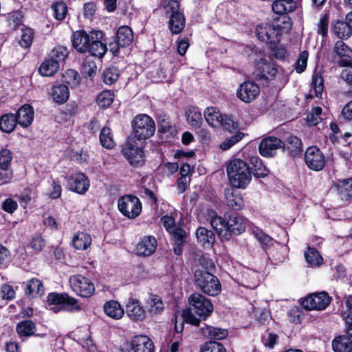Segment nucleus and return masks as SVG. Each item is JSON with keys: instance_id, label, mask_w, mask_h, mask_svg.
<instances>
[{"instance_id": "1", "label": "nucleus", "mask_w": 352, "mask_h": 352, "mask_svg": "<svg viewBox=\"0 0 352 352\" xmlns=\"http://www.w3.org/2000/svg\"><path fill=\"white\" fill-rule=\"evenodd\" d=\"M208 216L211 226L223 240H228L232 234L239 235L245 230L247 221L236 213L228 214L226 220L210 210Z\"/></svg>"}, {"instance_id": "2", "label": "nucleus", "mask_w": 352, "mask_h": 352, "mask_svg": "<svg viewBox=\"0 0 352 352\" xmlns=\"http://www.w3.org/2000/svg\"><path fill=\"white\" fill-rule=\"evenodd\" d=\"M227 174L232 186L245 188L252 179L248 165L242 160H231L227 166Z\"/></svg>"}, {"instance_id": "3", "label": "nucleus", "mask_w": 352, "mask_h": 352, "mask_svg": "<svg viewBox=\"0 0 352 352\" xmlns=\"http://www.w3.org/2000/svg\"><path fill=\"white\" fill-rule=\"evenodd\" d=\"M47 302L49 309L54 313L60 311L77 312L82 309L78 301L67 293L52 292L47 295Z\"/></svg>"}, {"instance_id": "4", "label": "nucleus", "mask_w": 352, "mask_h": 352, "mask_svg": "<svg viewBox=\"0 0 352 352\" xmlns=\"http://www.w3.org/2000/svg\"><path fill=\"white\" fill-rule=\"evenodd\" d=\"M194 278L196 286L204 294L216 296L221 291L219 279L212 274L203 270L195 272Z\"/></svg>"}, {"instance_id": "5", "label": "nucleus", "mask_w": 352, "mask_h": 352, "mask_svg": "<svg viewBox=\"0 0 352 352\" xmlns=\"http://www.w3.org/2000/svg\"><path fill=\"white\" fill-rule=\"evenodd\" d=\"M133 133L129 138L144 144L146 139L151 137L155 131V124L153 119L146 114L135 117L133 122Z\"/></svg>"}, {"instance_id": "6", "label": "nucleus", "mask_w": 352, "mask_h": 352, "mask_svg": "<svg viewBox=\"0 0 352 352\" xmlns=\"http://www.w3.org/2000/svg\"><path fill=\"white\" fill-rule=\"evenodd\" d=\"M143 147L144 143L135 140L134 138H128L121 153L131 166L140 167L144 163Z\"/></svg>"}, {"instance_id": "7", "label": "nucleus", "mask_w": 352, "mask_h": 352, "mask_svg": "<svg viewBox=\"0 0 352 352\" xmlns=\"http://www.w3.org/2000/svg\"><path fill=\"white\" fill-rule=\"evenodd\" d=\"M120 212L129 219H135L142 212V204L140 199L131 195L120 197L118 201Z\"/></svg>"}, {"instance_id": "8", "label": "nucleus", "mask_w": 352, "mask_h": 352, "mask_svg": "<svg viewBox=\"0 0 352 352\" xmlns=\"http://www.w3.org/2000/svg\"><path fill=\"white\" fill-rule=\"evenodd\" d=\"M72 289L83 298L91 296L95 292L94 283L88 278L80 275H73L69 280Z\"/></svg>"}, {"instance_id": "9", "label": "nucleus", "mask_w": 352, "mask_h": 352, "mask_svg": "<svg viewBox=\"0 0 352 352\" xmlns=\"http://www.w3.org/2000/svg\"><path fill=\"white\" fill-rule=\"evenodd\" d=\"M281 34L279 26L270 23H261L256 28L258 38L266 43L275 44L279 42Z\"/></svg>"}, {"instance_id": "10", "label": "nucleus", "mask_w": 352, "mask_h": 352, "mask_svg": "<svg viewBox=\"0 0 352 352\" xmlns=\"http://www.w3.org/2000/svg\"><path fill=\"white\" fill-rule=\"evenodd\" d=\"M190 309L201 318H206L213 311V305L211 302L200 294L195 293L188 298Z\"/></svg>"}, {"instance_id": "11", "label": "nucleus", "mask_w": 352, "mask_h": 352, "mask_svg": "<svg viewBox=\"0 0 352 352\" xmlns=\"http://www.w3.org/2000/svg\"><path fill=\"white\" fill-rule=\"evenodd\" d=\"M331 297L326 292L314 293L302 301L305 309L308 310H324L330 304Z\"/></svg>"}, {"instance_id": "12", "label": "nucleus", "mask_w": 352, "mask_h": 352, "mask_svg": "<svg viewBox=\"0 0 352 352\" xmlns=\"http://www.w3.org/2000/svg\"><path fill=\"white\" fill-rule=\"evenodd\" d=\"M305 162L307 167L314 171L322 170L326 164L324 154L316 146H310L306 149Z\"/></svg>"}, {"instance_id": "13", "label": "nucleus", "mask_w": 352, "mask_h": 352, "mask_svg": "<svg viewBox=\"0 0 352 352\" xmlns=\"http://www.w3.org/2000/svg\"><path fill=\"white\" fill-rule=\"evenodd\" d=\"M285 143L279 138L274 136L263 139L258 146L260 154L265 157H272L276 155L278 149H282Z\"/></svg>"}, {"instance_id": "14", "label": "nucleus", "mask_w": 352, "mask_h": 352, "mask_svg": "<svg viewBox=\"0 0 352 352\" xmlns=\"http://www.w3.org/2000/svg\"><path fill=\"white\" fill-rule=\"evenodd\" d=\"M133 40L132 30L128 26H121L117 31L116 43H111L110 50L116 54L118 52L120 47H124L129 45Z\"/></svg>"}, {"instance_id": "15", "label": "nucleus", "mask_w": 352, "mask_h": 352, "mask_svg": "<svg viewBox=\"0 0 352 352\" xmlns=\"http://www.w3.org/2000/svg\"><path fill=\"white\" fill-rule=\"evenodd\" d=\"M169 5L172 14L168 22V27L173 34H179L184 28L185 18L182 13L177 10L179 8V3L177 1L173 0Z\"/></svg>"}, {"instance_id": "16", "label": "nucleus", "mask_w": 352, "mask_h": 352, "mask_svg": "<svg viewBox=\"0 0 352 352\" xmlns=\"http://www.w3.org/2000/svg\"><path fill=\"white\" fill-rule=\"evenodd\" d=\"M260 94L258 86L252 81L243 82L237 89L238 98L245 102H250L256 98Z\"/></svg>"}, {"instance_id": "17", "label": "nucleus", "mask_w": 352, "mask_h": 352, "mask_svg": "<svg viewBox=\"0 0 352 352\" xmlns=\"http://www.w3.org/2000/svg\"><path fill=\"white\" fill-rule=\"evenodd\" d=\"M92 31L87 33L85 30L76 31L72 36V45L79 52L83 53L89 50V43L94 39Z\"/></svg>"}, {"instance_id": "18", "label": "nucleus", "mask_w": 352, "mask_h": 352, "mask_svg": "<svg viewBox=\"0 0 352 352\" xmlns=\"http://www.w3.org/2000/svg\"><path fill=\"white\" fill-rule=\"evenodd\" d=\"M69 184L70 189L78 194H85L90 186L88 177L81 173L72 175L69 179Z\"/></svg>"}, {"instance_id": "19", "label": "nucleus", "mask_w": 352, "mask_h": 352, "mask_svg": "<svg viewBox=\"0 0 352 352\" xmlns=\"http://www.w3.org/2000/svg\"><path fill=\"white\" fill-rule=\"evenodd\" d=\"M333 52L338 58L340 67H346L352 63V50L342 41L336 42Z\"/></svg>"}, {"instance_id": "20", "label": "nucleus", "mask_w": 352, "mask_h": 352, "mask_svg": "<svg viewBox=\"0 0 352 352\" xmlns=\"http://www.w3.org/2000/svg\"><path fill=\"white\" fill-rule=\"evenodd\" d=\"M91 36L94 39L91 40L87 52L93 56L101 58L107 50L106 45L102 42L103 33L101 31H92Z\"/></svg>"}, {"instance_id": "21", "label": "nucleus", "mask_w": 352, "mask_h": 352, "mask_svg": "<svg viewBox=\"0 0 352 352\" xmlns=\"http://www.w3.org/2000/svg\"><path fill=\"white\" fill-rule=\"evenodd\" d=\"M157 240L151 236H144L136 246V254L139 256H148L156 250Z\"/></svg>"}, {"instance_id": "22", "label": "nucleus", "mask_w": 352, "mask_h": 352, "mask_svg": "<svg viewBox=\"0 0 352 352\" xmlns=\"http://www.w3.org/2000/svg\"><path fill=\"white\" fill-rule=\"evenodd\" d=\"M131 344L134 352H154V344L146 336H135Z\"/></svg>"}, {"instance_id": "23", "label": "nucleus", "mask_w": 352, "mask_h": 352, "mask_svg": "<svg viewBox=\"0 0 352 352\" xmlns=\"http://www.w3.org/2000/svg\"><path fill=\"white\" fill-rule=\"evenodd\" d=\"M126 312L128 316L134 320H142L145 317V311L136 299H130L126 305Z\"/></svg>"}, {"instance_id": "24", "label": "nucleus", "mask_w": 352, "mask_h": 352, "mask_svg": "<svg viewBox=\"0 0 352 352\" xmlns=\"http://www.w3.org/2000/svg\"><path fill=\"white\" fill-rule=\"evenodd\" d=\"M227 205L235 210H241L243 206V200L241 193L233 188H228L224 192Z\"/></svg>"}, {"instance_id": "25", "label": "nucleus", "mask_w": 352, "mask_h": 352, "mask_svg": "<svg viewBox=\"0 0 352 352\" xmlns=\"http://www.w3.org/2000/svg\"><path fill=\"white\" fill-rule=\"evenodd\" d=\"M34 114L33 108L29 104H24L18 110L15 117L19 124L23 127H27L32 124Z\"/></svg>"}, {"instance_id": "26", "label": "nucleus", "mask_w": 352, "mask_h": 352, "mask_svg": "<svg viewBox=\"0 0 352 352\" xmlns=\"http://www.w3.org/2000/svg\"><path fill=\"white\" fill-rule=\"evenodd\" d=\"M103 309L109 317L119 320L124 316V311L120 303L116 300H109L105 302Z\"/></svg>"}, {"instance_id": "27", "label": "nucleus", "mask_w": 352, "mask_h": 352, "mask_svg": "<svg viewBox=\"0 0 352 352\" xmlns=\"http://www.w3.org/2000/svg\"><path fill=\"white\" fill-rule=\"evenodd\" d=\"M25 293L26 295L36 298L44 294V286L37 278H32L25 283Z\"/></svg>"}, {"instance_id": "28", "label": "nucleus", "mask_w": 352, "mask_h": 352, "mask_svg": "<svg viewBox=\"0 0 352 352\" xmlns=\"http://www.w3.org/2000/svg\"><path fill=\"white\" fill-rule=\"evenodd\" d=\"M331 30L340 39H347L352 34V30L348 21H337L334 22Z\"/></svg>"}, {"instance_id": "29", "label": "nucleus", "mask_w": 352, "mask_h": 352, "mask_svg": "<svg viewBox=\"0 0 352 352\" xmlns=\"http://www.w3.org/2000/svg\"><path fill=\"white\" fill-rule=\"evenodd\" d=\"M332 349L334 352H351L352 340L347 336H340L332 341Z\"/></svg>"}, {"instance_id": "30", "label": "nucleus", "mask_w": 352, "mask_h": 352, "mask_svg": "<svg viewBox=\"0 0 352 352\" xmlns=\"http://www.w3.org/2000/svg\"><path fill=\"white\" fill-rule=\"evenodd\" d=\"M172 236L173 241H174L173 251L177 255H180L182 253V245L185 241L186 232L181 228H173L169 232Z\"/></svg>"}, {"instance_id": "31", "label": "nucleus", "mask_w": 352, "mask_h": 352, "mask_svg": "<svg viewBox=\"0 0 352 352\" xmlns=\"http://www.w3.org/2000/svg\"><path fill=\"white\" fill-rule=\"evenodd\" d=\"M296 8V3L293 0H276L272 4L273 11L280 15L293 12Z\"/></svg>"}, {"instance_id": "32", "label": "nucleus", "mask_w": 352, "mask_h": 352, "mask_svg": "<svg viewBox=\"0 0 352 352\" xmlns=\"http://www.w3.org/2000/svg\"><path fill=\"white\" fill-rule=\"evenodd\" d=\"M283 150L287 151L292 157L299 155L302 152L301 140L296 136H289L287 138Z\"/></svg>"}, {"instance_id": "33", "label": "nucleus", "mask_w": 352, "mask_h": 352, "mask_svg": "<svg viewBox=\"0 0 352 352\" xmlns=\"http://www.w3.org/2000/svg\"><path fill=\"white\" fill-rule=\"evenodd\" d=\"M52 97L56 103H65L69 97L68 87L65 85H54L52 89Z\"/></svg>"}, {"instance_id": "34", "label": "nucleus", "mask_w": 352, "mask_h": 352, "mask_svg": "<svg viewBox=\"0 0 352 352\" xmlns=\"http://www.w3.org/2000/svg\"><path fill=\"white\" fill-rule=\"evenodd\" d=\"M72 243L76 250H85L90 246L91 243V237L86 232H78L74 236Z\"/></svg>"}, {"instance_id": "35", "label": "nucleus", "mask_w": 352, "mask_h": 352, "mask_svg": "<svg viewBox=\"0 0 352 352\" xmlns=\"http://www.w3.org/2000/svg\"><path fill=\"white\" fill-rule=\"evenodd\" d=\"M223 115L214 107H208L204 111V117L207 123L213 126L218 127L222 121Z\"/></svg>"}, {"instance_id": "36", "label": "nucleus", "mask_w": 352, "mask_h": 352, "mask_svg": "<svg viewBox=\"0 0 352 352\" xmlns=\"http://www.w3.org/2000/svg\"><path fill=\"white\" fill-rule=\"evenodd\" d=\"M201 331L204 337L214 340H222L228 334V331L225 329L210 326L201 328Z\"/></svg>"}, {"instance_id": "37", "label": "nucleus", "mask_w": 352, "mask_h": 352, "mask_svg": "<svg viewBox=\"0 0 352 352\" xmlns=\"http://www.w3.org/2000/svg\"><path fill=\"white\" fill-rule=\"evenodd\" d=\"M59 67L58 61L49 58L41 65L38 72L43 76H51L57 72Z\"/></svg>"}, {"instance_id": "38", "label": "nucleus", "mask_w": 352, "mask_h": 352, "mask_svg": "<svg viewBox=\"0 0 352 352\" xmlns=\"http://www.w3.org/2000/svg\"><path fill=\"white\" fill-rule=\"evenodd\" d=\"M186 120L190 125L195 128H199L202 122V115L198 108L189 107L186 112Z\"/></svg>"}, {"instance_id": "39", "label": "nucleus", "mask_w": 352, "mask_h": 352, "mask_svg": "<svg viewBox=\"0 0 352 352\" xmlns=\"http://www.w3.org/2000/svg\"><path fill=\"white\" fill-rule=\"evenodd\" d=\"M16 330L20 336L29 337L35 333L36 327L32 321L27 320L18 323Z\"/></svg>"}, {"instance_id": "40", "label": "nucleus", "mask_w": 352, "mask_h": 352, "mask_svg": "<svg viewBox=\"0 0 352 352\" xmlns=\"http://www.w3.org/2000/svg\"><path fill=\"white\" fill-rule=\"evenodd\" d=\"M305 260L310 267H318L322 265L323 258L320 253L312 248H309L305 252Z\"/></svg>"}, {"instance_id": "41", "label": "nucleus", "mask_w": 352, "mask_h": 352, "mask_svg": "<svg viewBox=\"0 0 352 352\" xmlns=\"http://www.w3.org/2000/svg\"><path fill=\"white\" fill-rule=\"evenodd\" d=\"M17 123L14 114H6L0 118V129L6 133L12 132Z\"/></svg>"}, {"instance_id": "42", "label": "nucleus", "mask_w": 352, "mask_h": 352, "mask_svg": "<svg viewBox=\"0 0 352 352\" xmlns=\"http://www.w3.org/2000/svg\"><path fill=\"white\" fill-rule=\"evenodd\" d=\"M148 312L151 314H160L164 309V304L162 298L155 294H151L148 301Z\"/></svg>"}, {"instance_id": "43", "label": "nucleus", "mask_w": 352, "mask_h": 352, "mask_svg": "<svg viewBox=\"0 0 352 352\" xmlns=\"http://www.w3.org/2000/svg\"><path fill=\"white\" fill-rule=\"evenodd\" d=\"M338 188L342 200L348 201L352 199V178L343 180Z\"/></svg>"}, {"instance_id": "44", "label": "nucleus", "mask_w": 352, "mask_h": 352, "mask_svg": "<svg viewBox=\"0 0 352 352\" xmlns=\"http://www.w3.org/2000/svg\"><path fill=\"white\" fill-rule=\"evenodd\" d=\"M100 142L101 145L107 149L114 148L116 143L113 140V134L111 129L108 127H104L100 133Z\"/></svg>"}, {"instance_id": "45", "label": "nucleus", "mask_w": 352, "mask_h": 352, "mask_svg": "<svg viewBox=\"0 0 352 352\" xmlns=\"http://www.w3.org/2000/svg\"><path fill=\"white\" fill-rule=\"evenodd\" d=\"M197 240L202 244H212L214 241V236L211 230L204 227H199L196 232Z\"/></svg>"}, {"instance_id": "46", "label": "nucleus", "mask_w": 352, "mask_h": 352, "mask_svg": "<svg viewBox=\"0 0 352 352\" xmlns=\"http://www.w3.org/2000/svg\"><path fill=\"white\" fill-rule=\"evenodd\" d=\"M54 18L58 21L63 20L67 14V6L63 1H56L52 5Z\"/></svg>"}, {"instance_id": "47", "label": "nucleus", "mask_w": 352, "mask_h": 352, "mask_svg": "<svg viewBox=\"0 0 352 352\" xmlns=\"http://www.w3.org/2000/svg\"><path fill=\"white\" fill-rule=\"evenodd\" d=\"M119 77V72L116 67H110L106 68L102 74L103 81L107 85L113 84Z\"/></svg>"}, {"instance_id": "48", "label": "nucleus", "mask_w": 352, "mask_h": 352, "mask_svg": "<svg viewBox=\"0 0 352 352\" xmlns=\"http://www.w3.org/2000/svg\"><path fill=\"white\" fill-rule=\"evenodd\" d=\"M114 94L111 91H104L97 97V104L102 108L109 107L113 101Z\"/></svg>"}, {"instance_id": "49", "label": "nucleus", "mask_w": 352, "mask_h": 352, "mask_svg": "<svg viewBox=\"0 0 352 352\" xmlns=\"http://www.w3.org/2000/svg\"><path fill=\"white\" fill-rule=\"evenodd\" d=\"M20 45L25 48L29 47L32 43L34 32L31 28H24L21 30Z\"/></svg>"}, {"instance_id": "50", "label": "nucleus", "mask_w": 352, "mask_h": 352, "mask_svg": "<svg viewBox=\"0 0 352 352\" xmlns=\"http://www.w3.org/2000/svg\"><path fill=\"white\" fill-rule=\"evenodd\" d=\"M322 108L314 107L307 116V122L309 126H316L321 122Z\"/></svg>"}, {"instance_id": "51", "label": "nucleus", "mask_w": 352, "mask_h": 352, "mask_svg": "<svg viewBox=\"0 0 352 352\" xmlns=\"http://www.w3.org/2000/svg\"><path fill=\"white\" fill-rule=\"evenodd\" d=\"M200 352H226V350L221 343L210 341L201 346Z\"/></svg>"}, {"instance_id": "52", "label": "nucleus", "mask_w": 352, "mask_h": 352, "mask_svg": "<svg viewBox=\"0 0 352 352\" xmlns=\"http://www.w3.org/2000/svg\"><path fill=\"white\" fill-rule=\"evenodd\" d=\"M323 78L322 77L321 74L316 73L313 76L312 78V86L313 89L315 91V95L316 97L319 98L322 96L324 85H323Z\"/></svg>"}, {"instance_id": "53", "label": "nucleus", "mask_w": 352, "mask_h": 352, "mask_svg": "<svg viewBox=\"0 0 352 352\" xmlns=\"http://www.w3.org/2000/svg\"><path fill=\"white\" fill-rule=\"evenodd\" d=\"M68 55V50L65 47L58 46L53 49L50 53V58L54 59L59 63L63 61Z\"/></svg>"}, {"instance_id": "54", "label": "nucleus", "mask_w": 352, "mask_h": 352, "mask_svg": "<svg viewBox=\"0 0 352 352\" xmlns=\"http://www.w3.org/2000/svg\"><path fill=\"white\" fill-rule=\"evenodd\" d=\"M13 159L12 152L3 148L0 151V166L11 168V164Z\"/></svg>"}, {"instance_id": "55", "label": "nucleus", "mask_w": 352, "mask_h": 352, "mask_svg": "<svg viewBox=\"0 0 352 352\" xmlns=\"http://www.w3.org/2000/svg\"><path fill=\"white\" fill-rule=\"evenodd\" d=\"M276 250L280 253L279 254H276L274 250H270L268 254L269 256H272L275 261L278 263H281L284 261L285 258L287 247L285 245L277 243Z\"/></svg>"}, {"instance_id": "56", "label": "nucleus", "mask_w": 352, "mask_h": 352, "mask_svg": "<svg viewBox=\"0 0 352 352\" xmlns=\"http://www.w3.org/2000/svg\"><path fill=\"white\" fill-rule=\"evenodd\" d=\"M243 137V133L238 132L236 134L230 138L226 139L221 144L220 148L222 150H228L231 148L234 144L240 141Z\"/></svg>"}, {"instance_id": "57", "label": "nucleus", "mask_w": 352, "mask_h": 352, "mask_svg": "<svg viewBox=\"0 0 352 352\" xmlns=\"http://www.w3.org/2000/svg\"><path fill=\"white\" fill-rule=\"evenodd\" d=\"M308 56L309 54L307 51H302L300 54L295 67L296 71L298 73H302L305 70L307 67Z\"/></svg>"}, {"instance_id": "58", "label": "nucleus", "mask_w": 352, "mask_h": 352, "mask_svg": "<svg viewBox=\"0 0 352 352\" xmlns=\"http://www.w3.org/2000/svg\"><path fill=\"white\" fill-rule=\"evenodd\" d=\"M219 126L223 127L226 130L232 132L238 129V123L234 122L231 116H223Z\"/></svg>"}, {"instance_id": "59", "label": "nucleus", "mask_w": 352, "mask_h": 352, "mask_svg": "<svg viewBox=\"0 0 352 352\" xmlns=\"http://www.w3.org/2000/svg\"><path fill=\"white\" fill-rule=\"evenodd\" d=\"M255 236L261 244L266 248L273 245L272 238L262 231L255 232Z\"/></svg>"}, {"instance_id": "60", "label": "nucleus", "mask_w": 352, "mask_h": 352, "mask_svg": "<svg viewBox=\"0 0 352 352\" xmlns=\"http://www.w3.org/2000/svg\"><path fill=\"white\" fill-rule=\"evenodd\" d=\"M328 27L329 15L325 14L320 19V21L318 23V34L322 35V36H326L328 32Z\"/></svg>"}, {"instance_id": "61", "label": "nucleus", "mask_w": 352, "mask_h": 352, "mask_svg": "<svg viewBox=\"0 0 352 352\" xmlns=\"http://www.w3.org/2000/svg\"><path fill=\"white\" fill-rule=\"evenodd\" d=\"M254 314L256 319L261 323L268 322L271 317L269 311L267 309H254Z\"/></svg>"}, {"instance_id": "62", "label": "nucleus", "mask_w": 352, "mask_h": 352, "mask_svg": "<svg viewBox=\"0 0 352 352\" xmlns=\"http://www.w3.org/2000/svg\"><path fill=\"white\" fill-rule=\"evenodd\" d=\"M0 294L3 299L12 300L15 297V291L13 287L7 284H4L1 286Z\"/></svg>"}, {"instance_id": "63", "label": "nucleus", "mask_w": 352, "mask_h": 352, "mask_svg": "<svg viewBox=\"0 0 352 352\" xmlns=\"http://www.w3.org/2000/svg\"><path fill=\"white\" fill-rule=\"evenodd\" d=\"M12 179V170L11 168L0 166V182L8 184Z\"/></svg>"}, {"instance_id": "64", "label": "nucleus", "mask_w": 352, "mask_h": 352, "mask_svg": "<svg viewBox=\"0 0 352 352\" xmlns=\"http://www.w3.org/2000/svg\"><path fill=\"white\" fill-rule=\"evenodd\" d=\"M345 67L341 72L340 78L346 83L352 85V63Z\"/></svg>"}]
</instances>
